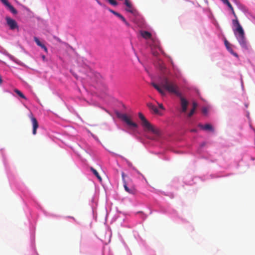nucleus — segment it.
<instances>
[{
	"mask_svg": "<svg viewBox=\"0 0 255 255\" xmlns=\"http://www.w3.org/2000/svg\"><path fill=\"white\" fill-rule=\"evenodd\" d=\"M160 86L169 93L174 94L178 97H181L180 100L182 112L184 113L186 112L188 102L185 99L181 97V93L179 92L178 87L177 84L173 81H169L168 78H164L160 83Z\"/></svg>",
	"mask_w": 255,
	"mask_h": 255,
	"instance_id": "f257e3e1",
	"label": "nucleus"
},
{
	"mask_svg": "<svg viewBox=\"0 0 255 255\" xmlns=\"http://www.w3.org/2000/svg\"><path fill=\"white\" fill-rule=\"evenodd\" d=\"M139 118L141 121V126L144 128L145 130L149 131L152 132L153 133L159 135L160 130L158 128L154 127L151 125L144 117V116L141 113H138Z\"/></svg>",
	"mask_w": 255,
	"mask_h": 255,
	"instance_id": "f03ea898",
	"label": "nucleus"
},
{
	"mask_svg": "<svg viewBox=\"0 0 255 255\" xmlns=\"http://www.w3.org/2000/svg\"><path fill=\"white\" fill-rule=\"evenodd\" d=\"M5 20L6 25L9 27L10 30H14L15 29H18V24L14 19L9 16H6Z\"/></svg>",
	"mask_w": 255,
	"mask_h": 255,
	"instance_id": "7ed1b4c3",
	"label": "nucleus"
},
{
	"mask_svg": "<svg viewBox=\"0 0 255 255\" xmlns=\"http://www.w3.org/2000/svg\"><path fill=\"white\" fill-rule=\"evenodd\" d=\"M122 179L124 183V187L125 190L128 193L131 194H134L135 193V189L133 187L129 188L128 185V183L127 182L125 179V173L124 172L122 173Z\"/></svg>",
	"mask_w": 255,
	"mask_h": 255,
	"instance_id": "20e7f679",
	"label": "nucleus"
},
{
	"mask_svg": "<svg viewBox=\"0 0 255 255\" xmlns=\"http://www.w3.org/2000/svg\"><path fill=\"white\" fill-rule=\"evenodd\" d=\"M119 117L126 123L128 126L134 128L137 127V125L136 123L132 122L126 114H121L119 116Z\"/></svg>",
	"mask_w": 255,
	"mask_h": 255,
	"instance_id": "39448f33",
	"label": "nucleus"
},
{
	"mask_svg": "<svg viewBox=\"0 0 255 255\" xmlns=\"http://www.w3.org/2000/svg\"><path fill=\"white\" fill-rule=\"evenodd\" d=\"M29 118L32 125V134L35 135L36 134V130L39 127L38 123L36 119L33 117L32 114L29 115Z\"/></svg>",
	"mask_w": 255,
	"mask_h": 255,
	"instance_id": "423d86ee",
	"label": "nucleus"
},
{
	"mask_svg": "<svg viewBox=\"0 0 255 255\" xmlns=\"http://www.w3.org/2000/svg\"><path fill=\"white\" fill-rule=\"evenodd\" d=\"M1 2L4 4L8 10L13 14H16L17 11L14 8V7L7 0H0Z\"/></svg>",
	"mask_w": 255,
	"mask_h": 255,
	"instance_id": "0eeeda50",
	"label": "nucleus"
},
{
	"mask_svg": "<svg viewBox=\"0 0 255 255\" xmlns=\"http://www.w3.org/2000/svg\"><path fill=\"white\" fill-rule=\"evenodd\" d=\"M34 40L38 46H39L42 49H43L45 52H47L48 49L47 47L40 42V41L37 37H34Z\"/></svg>",
	"mask_w": 255,
	"mask_h": 255,
	"instance_id": "6e6552de",
	"label": "nucleus"
},
{
	"mask_svg": "<svg viewBox=\"0 0 255 255\" xmlns=\"http://www.w3.org/2000/svg\"><path fill=\"white\" fill-rule=\"evenodd\" d=\"M237 38L241 45L243 48H247V44L245 36H243V37H238Z\"/></svg>",
	"mask_w": 255,
	"mask_h": 255,
	"instance_id": "1a4fd4ad",
	"label": "nucleus"
},
{
	"mask_svg": "<svg viewBox=\"0 0 255 255\" xmlns=\"http://www.w3.org/2000/svg\"><path fill=\"white\" fill-rule=\"evenodd\" d=\"M152 86L156 89L158 92L162 95V96H165L166 94V93L165 91L162 89L159 86L157 85L155 83H151Z\"/></svg>",
	"mask_w": 255,
	"mask_h": 255,
	"instance_id": "9d476101",
	"label": "nucleus"
},
{
	"mask_svg": "<svg viewBox=\"0 0 255 255\" xmlns=\"http://www.w3.org/2000/svg\"><path fill=\"white\" fill-rule=\"evenodd\" d=\"M198 126L201 128L202 129L206 130H210L212 131H214V128L210 124H206L205 125H202L201 124H199Z\"/></svg>",
	"mask_w": 255,
	"mask_h": 255,
	"instance_id": "9b49d317",
	"label": "nucleus"
},
{
	"mask_svg": "<svg viewBox=\"0 0 255 255\" xmlns=\"http://www.w3.org/2000/svg\"><path fill=\"white\" fill-rule=\"evenodd\" d=\"M147 106L148 107V108L150 110L152 111L155 114H159L158 109L155 106H154L152 104L148 103L147 104Z\"/></svg>",
	"mask_w": 255,
	"mask_h": 255,
	"instance_id": "f8f14e48",
	"label": "nucleus"
},
{
	"mask_svg": "<svg viewBox=\"0 0 255 255\" xmlns=\"http://www.w3.org/2000/svg\"><path fill=\"white\" fill-rule=\"evenodd\" d=\"M141 35L145 39H150L151 37V34L147 31H141Z\"/></svg>",
	"mask_w": 255,
	"mask_h": 255,
	"instance_id": "ddd939ff",
	"label": "nucleus"
},
{
	"mask_svg": "<svg viewBox=\"0 0 255 255\" xmlns=\"http://www.w3.org/2000/svg\"><path fill=\"white\" fill-rule=\"evenodd\" d=\"M125 0V4L128 7V8L126 9V10L129 12L132 13L133 11H132L131 3H130V2L129 1V0Z\"/></svg>",
	"mask_w": 255,
	"mask_h": 255,
	"instance_id": "4468645a",
	"label": "nucleus"
},
{
	"mask_svg": "<svg viewBox=\"0 0 255 255\" xmlns=\"http://www.w3.org/2000/svg\"><path fill=\"white\" fill-rule=\"evenodd\" d=\"M236 31L238 32L239 35L238 37H243V36H245L244 31L241 25L237 27Z\"/></svg>",
	"mask_w": 255,
	"mask_h": 255,
	"instance_id": "2eb2a0df",
	"label": "nucleus"
},
{
	"mask_svg": "<svg viewBox=\"0 0 255 255\" xmlns=\"http://www.w3.org/2000/svg\"><path fill=\"white\" fill-rule=\"evenodd\" d=\"M90 169L92 171L93 174L97 177L98 180L100 182H101L102 181V179L101 177L100 176V175H99V173L97 172V171L93 167H91Z\"/></svg>",
	"mask_w": 255,
	"mask_h": 255,
	"instance_id": "dca6fc26",
	"label": "nucleus"
},
{
	"mask_svg": "<svg viewBox=\"0 0 255 255\" xmlns=\"http://www.w3.org/2000/svg\"><path fill=\"white\" fill-rule=\"evenodd\" d=\"M109 10L112 13H113L114 15H116L117 17H118L119 18H120L121 20H122L124 17L121 15L120 13L111 9H109Z\"/></svg>",
	"mask_w": 255,
	"mask_h": 255,
	"instance_id": "f3484780",
	"label": "nucleus"
},
{
	"mask_svg": "<svg viewBox=\"0 0 255 255\" xmlns=\"http://www.w3.org/2000/svg\"><path fill=\"white\" fill-rule=\"evenodd\" d=\"M14 92L16 93L19 97L24 99H26L25 96L23 94V93L18 90V89H15L14 90Z\"/></svg>",
	"mask_w": 255,
	"mask_h": 255,
	"instance_id": "a211bd4d",
	"label": "nucleus"
},
{
	"mask_svg": "<svg viewBox=\"0 0 255 255\" xmlns=\"http://www.w3.org/2000/svg\"><path fill=\"white\" fill-rule=\"evenodd\" d=\"M233 24L234 26L236 27V28L239 27V26H241L237 18H236L235 19L233 20Z\"/></svg>",
	"mask_w": 255,
	"mask_h": 255,
	"instance_id": "6ab92c4d",
	"label": "nucleus"
},
{
	"mask_svg": "<svg viewBox=\"0 0 255 255\" xmlns=\"http://www.w3.org/2000/svg\"><path fill=\"white\" fill-rule=\"evenodd\" d=\"M108 1L113 5L116 6L118 5V2L115 0H108Z\"/></svg>",
	"mask_w": 255,
	"mask_h": 255,
	"instance_id": "aec40b11",
	"label": "nucleus"
},
{
	"mask_svg": "<svg viewBox=\"0 0 255 255\" xmlns=\"http://www.w3.org/2000/svg\"><path fill=\"white\" fill-rule=\"evenodd\" d=\"M195 110H194V109H192L190 112H189V113L188 114V116L189 117H191L192 116V115L194 114L195 113Z\"/></svg>",
	"mask_w": 255,
	"mask_h": 255,
	"instance_id": "412c9836",
	"label": "nucleus"
},
{
	"mask_svg": "<svg viewBox=\"0 0 255 255\" xmlns=\"http://www.w3.org/2000/svg\"><path fill=\"white\" fill-rule=\"evenodd\" d=\"M226 4L228 6V7L230 8V9L232 10V11H233V7L232 6V5H231V4L230 3V2H228Z\"/></svg>",
	"mask_w": 255,
	"mask_h": 255,
	"instance_id": "4be33fe9",
	"label": "nucleus"
},
{
	"mask_svg": "<svg viewBox=\"0 0 255 255\" xmlns=\"http://www.w3.org/2000/svg\"><path fill=\"white\" fill-rule=\"evenodd\" d=\"M202 113L204 114H206L208 112V109L207 108H203L202 110Z\"/></svg>",
	"mask_w": 255,
	"mask_h": 255,
	"instance_id": "5701e85b",
	"label": "nucleus"
},
{
	"mask_svg": "<svg viewBox=\"0 0 255 255\" xmlns=\"http://www.w3.org/2000/svg\"><path fill=\"white\" fill-rule=\"evenodd\" d=\"M122 20L126 24V25L128 26H129V23L126 20L125 17Z\"/></svg>",
	"mask_w": 255,
	"mask_h": 255,
	"instance_id": "b1692460",
	"label": "nucleus"
},
{
	"mask_svg": "<svg viewBox=\"0 0 255 255\" xmlns=\"http://www.w3.org/2000/svg\"><path fill=\"white\" fill-rule=\"evenodd\" d=\"M225 44L228 49H229V43L228 42L227 40H225Z\"/></svg>",
	"mask_w": 255,
	"mask_h": 255,
	"instance_id": "393cba45",
	"label": "nucleus"
},
{
	"mask_svg": "<svg viewBox=\"0 0 255 255\" xmlns=\"http://www.w3.org/2000/svg\"><path fill=\"white\" fill-rule=\"evenodd\" d=\"M197 107V103H195V102H194L193 103V108H192V109H194V110H196Z\"/></svg>",
	"mask_w": 255,
	"mask_h": 255,
	"instance_id": "a878e982",
	"label": "nucleus"
},
{
	"mask_svg": "<svg viewBox=\"0 0 255 255\" xmlns=\"http://www.w3.org/2000/svg\"><path fill=\"white\" fill-rule=\"evenodd\" d=\"M158 106H159V107L163 110L164 109V108H163V105L162 104H158Z\"/></svg>",
	"mask_w": 255,
	"mask_h": 255,
	"instance_id": "bb28decb",
	"label": "nucleus"
},
{
	"mask_svg": "<svg viewBox=\"0 0 255 255\" xmlns=\"http://www.w3.org/2000/svg\"><path fill=\"white\" fill-rule=\"evenodd\" d=\"M223 1L225 4H226L228 2H229L228 0H221Z\"/></svg>",
	"mask_w": 255,
	"mask_h": 255,
	"instance_id": "cd10ccee",
	"label": "nucleus"
},
{
	"mask_svg": "<svg viewBox=\"0 0 255 255\" xmlns=\"http://www.w3.org/2000/svg\"><path fill=\"white\" fill-rule=\"evenodd\" d=\"M232 13L233 14L234 16L235 17V18H237V15H236L234 10H233V11H232Z\"/></svg>",
	"mask_w": 255,
	"mask_h": 255,
	"instance_id": "c85d7f7f",
	"label": "nucleus"
},
{
	"mask_svg": "<svg viewBox=\"0 0 255 255\" xmlns=\"http://www.w3.org/2000/svg\"><path fill=\"white\" fill-rule=\"evenodd\" d=\"M232 13L233 14L234 16L235 17V18H237V15H236L234 10H233V11H232Z\"/></svg>",
	"mask_w": 255,
	"mask_h": 255,
	"instance_id": "c756f323",
	"label": "nucleus"
},
{
	"mask_svg": "<svg viewBox=\"0 0 255 255\" xmlns=\"http://www.w3.org/2000/svg\"><path fill=\"white\" fill-rule=\"evenodd\" d=\"M96 0V1L97 2V3H98L99 4H100V5H102V3H101L99 0Z\"/></svg>",
	"mask_w": 255,
	"mask_h": 255,
	"instance_id": "7c9ffc66",
	"label": "nucleus"
},
{
	"mask_svg": "<svg viewBox=\"0 0 255 255\" xmlns=\"http://www.w3.org/2000/svg\"><path fill=\"white\" fill-rule=\"evenodd\" d=\"M165 68V67L164 65H161L160 67V69L161 70H163Z\"/></svg>",
	"mask_w": 255,
	"mask_h": 255,
	"instance_id": "2f4dec72",
	"label": "nucleus"
},
{
	"mask_svg": "<svg viewBox=\"0 0 255 255\" xmlns=\"http://www.w3.org/2000/svg\"><path fill=\"white\" fill-rule=\"evenodd\" d=\"M191 132H196L197 131V129H192L191 130Z\"/></svg>",
	"mask_w": 255,
	"mask_h": 255,
	"instance_id": "473e14b6",
	"label": "nucleus"
},
{
	"mask_svg": "<svg viewBox=\"0 0 255 255\" xmlns=\"http://www.w3.org/2000/svg\"><path fill=\"white\" fill-rule=\"evenodd\" d=\"M68 217L72 219L74 221L75 220V219L74 217Z\"/></svg>",
	"mask_w": 255,
	"mask_h": 255,
	"instance_id": "72a5a7b5",
	"label": "nucleus"
}]
</instances>
